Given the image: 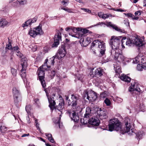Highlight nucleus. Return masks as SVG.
<instances>
[{
  "mask_svg": "<svg viewBox=\"0 0 146 146\" xmlns=\"http://www.w3.org/2000/svg\"><path fill=\"white\" fill-rule=\"evenodd\" d=\"M127 119H125L124 121L125 127L123 130L121 126L120 122L116 118H114L110 120L109 126V130L111 131L114 130L119 133L124 134L125 133H128L130 131L131 128L130 124L129 123Z\"/></svg>",
  "mask_w": 146,
  "mask_h": 146,
  "instance_id": "1",
  "label": "nucleus"
},
{
  "mask_svg": "<svg viewBox=\"0 0 146 146\" xmlns=\"http://www.w3.org/2000/svg\"><path fill=\"white\" fill-rule=\"evenodd\" d=\"M91 111V109L90 108H86V113L83 118L80 119V122L83 125H85L88 123L92 125L98 126L99 125L100 121L96 117H94L90 118Z\"/></svg>",
  "mask_w": 146,
  "mask_h": 146,
  "instance_id": "2",
  "label": "nucleus"
},
{
  "mask_svg": "<svg viewBox=\"0 0 146 146\" xmlns=\"http://www.w3.org/2000/svg\"><path fill=\"white\" fill-rule=\"evenodd\" d=\"M126 37H123L122 38L121 36H112L109 40V44L111 46L112 49V52H115V49H118L119 46L121 41L122 46H123V43L124 42V40H126Z\"/></svg>",
  "mask_w": 146,
  "mask_h": 146,
  "instance_id": "3",
  "label": "nucleus"
},
{
  "mask_svg": "<svg viewBox=\"0 0 146 146\" xmlns=\"http://www.w3.org/2000/svg\"><path fill=\"white\" fill-rule=\"evenodd\" d=\"M96 46H98V48L100 49V53L102 55H103L105 53L106 50V47L105 44L103 41H100L99 40H94L92 43L91 46V49L92 50L93 53L96 54L95 50H94L92 48Z\"/></svg>",
  "mask_w": 146,
  "mask_h": 146,
  "instance_id": "4",
  "label": "nucleus"
},
{
  "mask_svg": "<svg viewBox=\"0 0 146 146\" xmlns=\"http://www.w3.org/2000/svg\"><path fill=\"white\" fill-rule=\"evenodd\" d=\"M21 65L22 68L21 71L20 75L24 82L25 81L26 76V71L27 66V60L26 58L25 57L22 59Z\"/></svg>",
  "mask_w": 146,
  "mask_h": 146,
  "instance_id": "5",
  "label": "nucleus"
},
{
  "mask_svg": "<svg viewBox=\"0 0 146 146\" xmlns=\"http://www.w3.org/2000/svg\"><path fill=\"white\" fill-rule=\"evenodd\" d=\"M42 25L39 24L36 27L34 28L33 30L30 29L29 34L30 36L35 37L37 35H40L43 34L41 28Z\"/></svg>",
  "mask_w": 146,
  "mask_h": 146,
  "instance_id": "6",
  "label": "nucleus"
},
{
  "mask_svg": "<svg viewBox=\"0 0 146 146\" xmlns=\"http://www.w3.org/2000/svg\"><path fill=\"white\" fill-rule=\"evenodd\" d=\"M12 90L14 102L15 104H17L19 102L22 100V97L20 91L16 87H14Z\"/></svg>",
  "mask_w": 146,
  "mask_h": 146,
  "instance_id": "7",
  "label": "nucleus"
},
{
  "mask_svg": "<svg viewBox=\"0 0 146 146\" xmlns=\"http://www.w3.org/2000/svg\"><path fill=\"white\" fill-rule=\"evenodd\" d=\"M66 54L65 46L64 43H63L61 45V46L60 47L57 53L55 55V57L56 58L60 60L64 57Z\"/></svg>",
  "mask_w": 146,
  "mask_h": 146,
  "instance_id": "8",
  "label": "nucleus"
},
{
  "mask_svg": "<svg viewBox=\"0 0 146 146\" xmlns=\"http://www.w3.org/2000/svg\"><path fill=\"white\" fill-rule=\"evenodd\" d=\"M45 71L42 70L38 69L37 71L38 75L39 81H40L43 88H44L46 85L44 80Z\"/></svg>",
  "mask_w": 146,
  "mask_h": 146,
  "instance_id": "9",
  "label": "nucleus"
},
{
  "mask_svg": "<svg viewBox=\"0 0 146 146\" xmlns=\"http://www.w3.org/2000/svg\"><path fill=\"white\" fill-rule=\"evenodd\" d=\"M44 89V91L46 94V95L48 98L49 103L50 104L49 106V107L50 108V109L52 110L54 109H56L55 106L56 104V102H55V100L54 97L53 96H51L50 98L48 95V92L47 90L48 89L47 88H45Z\"/></svg>",
  "mask_w": 146,
  "mask_h": 146,
  "instance_id": "10",
  "label": "nucleus"
},
{
  "mask_svg": "<svg viewBox=\"0 0 146 146\" xmlns=\"http://www.w3.org/2000/svg\"><path fill=\"white\" fill-rule=\"evenodd\" d=\"M72 120L76 122H78L79 120V117L78 113L72 110H69L67 112Z\"/></svg>",
  "mask_w": 146,
  "mask_h": 146,
  "instance_id": "11",
  "label": "nucleus"
},
{
  "mask_svg": "<svg viewBox=\"0 0 146 146\" xmlns=\"http://www.w3.org/2000/svg\"><path fill=\"white\" fill-rule=\"evenodd\" d=\"M97 96L95 92L91 91L89 93L87 91H86L84 94V98L85 99L86 98L87 99L89 100H95L97 98Z\"/></svg>",
  "mask_w": 146,
  "mask_h": 146,
  "instance_id": "12",
  "label": "nucleus"
},
{
  "mask_svg": "<svg viewBox=\"0 0 146 146\" xmlns=\"http://www.w3.org/2000/svg\"><path fill=\"white\" fill-rule=\"evenodd\" d=\"M79 98L78 97L73 94L71 95V98L69 100L68 102L69 106L71 105L72 108H74L78 106Z\"/></svg>",
  "mask_w": 146,
  "mask_h": 146,
  "instance_id": "13",
  "label": "nucleus"
},
{
  "mask_svg": "<svg viewBox=\"0 0 146 146\" xmlns=\"http://www.w3.org/2000/svg\"><path fill=\"white\" fill-rule=\"evenodd\" d=\"M61 34L60 31H58L54 38V42L52 45V47H56L59 44V41L61 40Z\"/></svg>",
  "mask_w": 146,
  "mask_h": 146,
  "instance_id": "14",
  "label": "nucleus"
},
{
  "mask_svg": "<svg viewBox=\"0 0 146 146\" xmlns=\"http://www.w3.org/2000/svg\"><path fill=\"white\" fill-rule=\"evenodd\" d=\"M107 111L105 110L100 108L97 111V114L101 119H106L108 117Z\"/></svg>",
  "mask_w": 146,
  "mask_h": 146,
  "instance_id": "15",
  "label": "nucleus"
},
{
  "mask_svg": "<svg viewBox=\"0 0 146 146\" xmlns=\"http://www.w3.org/2000/svg\"><path fill=\"white\" fill-rule=\"evenodd\" d=\"M132 42L133 44H135L136 45L140 47L143 46L144 42L142 40L139 39L137 37H133L132 38Z\"/></svg>",
  "mask_w": 146,
  "mask_h": 146,
  "instance_id": "16",
  "label": "nucleus"
},
{
  "mask_svg": "<svg viewBox=\"0 0 146 146\" xmlns=\"http://www.w3.org/2000/svg\"><path fill=\"white\" fill-rule=\"evenodd\" d=\"M59 98H61L62 99H60V101H59L58 105L56 107H55L56 109H57L60 112H62L63 109L64 108V100L62 99V98L60 95Z\"/></svg>",
  "mask_w": 146,
  "mask_h": 146,
  "instance_id": "17",
  "label": "nucleus"
},
{
  "mask_svg": "<svg viewBox=\"0 0 146 146\" xmlns=\"http://www.w3.org/2000/svg\"><path fill=\"white\" fill-rule=\"evenodd\" d=\"M108 25L112 27L115 30L119 32L120 33H124L125 31L123 29H121L120 28L118 27L115 25L112 24L111 22H109L108 23Z\"/></svg>",
  "mask_w": 146,
  "mask_h": 146,
  "instance_id": "18",
  "label": "nucleus"
},
{
  "mask_svg": "<svg viewBox=\"0 0 146 146\" xmlns=\"http://www.w3.org/2000/svg\"><path fill=\"white\" fill-rule=\"evenodd\" d=\"M120 79L121 80L127 83L130 82L131 80V78L129 77L124 74L121 75Z\"/></svg>",
  "mask_w": 146,
  "mask_h": 146,
  "instance_id": "19",
  "label": "nucleus"
},
{
  "mask_svg": "<svg viewBox=\"0 0 146 146\" xmlns=\"http://www.w3.org/2000/svg\"><path fill=\"white\" fill-rule=\"evenodd\" d=\"M118 49H115L114 52H112V50L111 51L110 53L111 55L112 56H114V58L115 60L119 58V56L120 54H119L118 52Z\"/></svg>",
  "mask_w": 146,
  "mask_h": 146,
  "instance_id": "20",
  "label": "nucleus"
},
{
  "mask_svg": "<svg viewBox=\"0 0 146 146\" xmlns=\"http://www.w3.org/2000/svg\"><path fill=\"white\" fill-rule=\"evenodd\" d=\"M48 61V59H46L45 60V62L44 64L42 65V66H40L38 69L40 70H42L44 71H45L47 70L48 68H49L50 67V66L47 65V62Z\"/></svg>",
  "mask_w": 146,
  "mask_h": 146,
  "instance_id": "21",
  "label": "nucleus"
},
{
  "mask_svg": "<svg viewBox=\"0 0 146 146\" xmlns=\"http://www.w3.org/2000/svg\"><path fill=\"white\" fill-rule=\"evenodd\" d=\"M65 30L66 31H68V32H69V35H71L72 36L74 37V35H71V34L70 32H71V31H72V32H73L74 33H77V30H76V28L74 27H67L65 29Z\"/></svg>",
  "mask_w": 146,
  "mask_h": 146,
  "instance_id": "22",
  "label": "nucleus"
},
{
  "mask_svg": "<svg viewBox=\"0 0 146 146\" xmlns=\"http://www.w3.org/2000/svg\"><path fill=\"white\" fill-rule=\"evenodd\" d=\"M129 92H131L132 91H136L138 92H139L140 89L137 88V86H135L134 83L133 84H131V85L129 87Z\"/></svg>",
  "mask_w": 146,
  "mask_h": 146,
  "instance_id": "23",
  "label": "nucleus"
},
{
  "mask_svg": "<svg viewBox=\"0 0 146 146\" xmlns=\"http://www.w3.org/2000/svg\"><path fill=\"white\" fill-rule=\"evenodd\" d=\"M95 75L98 76H100L103 75V70L101 68L97 69L95 71Z\"/></svg>",
  "mask_w": 146,
  "mask_h": 146,
  "instance_id": "24",
  "label": "nucleus"
},
{
  "mask_svg": "<svg viewBox=\"0 0 146 146\" xmlns=\"http://www.w3.org/2000/svg\"><path fill=\"white\" fill-rule=\"evenodd\" d=\"M144 135V133L143 131H139L136 134V138L139 140L142 138V136Z\"/></svg>",
  "mask_w": 146,
  "mask_h": 146,
  "instance_id": "25",
  "label": "nucleus"
},
{
  "mask_svg": "<svg viewBox=\"0 0 146 146\" xmlns=\"http://www.w3.org/2000/svg\"><path fill=\"white\" fill-rule=\"evenodd\" d=\"M45 135L47 137L48 139L52 143H54V139L52 138V135L51 134L46 133Z\"/></svg>",
  "mask_w": 146,
  "mask_h": 146,
  "instance_id": "26",
  "label": "nucleus"
},
{
  "mask_svg": "<svg viewBox=\"0 0 146 146\" xmlns=\"http://www.w3.org/2000/svg\"><path fill=\"white\" fill-rule=\"evenodd\" d=\"M7 130V127L4 126L2 123H0V131L2 133H3Z\"/></svg>",
  "mask_w": 146,
  "mask_h": 146,
  "instance_id": "27",
  "label": "nucleus"
},
{
  "mask_svg": "<svg viewBox=\"0 0 146 146\" xmlns=\"http://www.w3.org/2000/svg\"><path fill=\"white\" fill-rule=\"evenodd\" d=\"M7 23V21L5 19H1L0 20V26L1 27L6 25Z\"/></svg>",
  "mask_w": 146,
  "mask_h": 146,
  "instance_id": "28",
  "label": "nucleus"
},
{
  "mask_svg": "<svg viewBox=\"0 0 146 146\" xmlns=\"http://www.w3.org/2000/svg\"><path fill=\"white\" fill-rule=\"evenodd\" d=\"M31 21V19L28 20L25 22V23L23 24L22 25V27H25L29 25H31L32 24L31 23V22H32Z\"/></svg>",
  "mask_w": 146,
  "mask_h": 146,
  "instance_id": "29",
  "label": "nucleus"
},
{
  "mask_svg": "<svg viewBox=\"0 0 146 146\" xmlns=\"http://www.w3.org/2000/svg\"><path fill=\"white\" fill-rule=\"evenodd\" d=\"M104 102L106 104V106H110L111 104L110 100L107 98L104 100Z\"/></svg>",
  "mask_w": 146,
  "mask_h": 146,
  "instance_id": "30",
  "label": "nucleus"
},
{
  "mask_svg": "<svg viewBox=\"0 0 146 146\" xmlns=\"http://www.w3.org/2000/svg\"><path fill=\"white\" fill-rule=\"evenodd\" d=\"M17 70L14 68H12L11 69V72L14 76H16L17 75Z\"/></svg>",
  "mask_w": 146,
  "mask_h": 146,
  "instance_id": "31",
  "label": "nucleus"
},
{
  "mask_svg": "<svg viewBox=\"0 0 146 146\" xmlns=\"http://www.w3.org/2000/svg\"><path fill=\"white\" fill-rule=\"evenodd\" d=\"M140 56H137L135 58L133 59V62L135 64H137L139 62L140 60L139 57Z\"/></svg>",
  "mask_w": 146,
  "mask_h": 146,
  "instance_id": "32",
  "label": "nucleus"
},
{
  "mask_svg": "<svg viewBox=\"0 0 146 146\" xmlns=\"http://www.w3.org/2000/svg\"><path fill=\"white\" fill-rule=\"evenodd\" d=\"M55 58H56L55 55L50 59L49 61L50 62V63L51 64V65H54V60Z\"/></svg>",
  "mask_w": 146,
  "mask_h": 146,
  "instance_id": "33",
  "label": "nucleus"
},
{
  "mask_svg": "<svg viewBox=\"0 0 146 146\" xmlns=\"http://www.w3.org/2000/svg\"><path fill=\"white\" fill-rule=\"evenodd\" d=\"M11 43V42L9 41V43L6 45V49L11 50L12 49Z\"/></svg>",
  "mask_w": 146,
  "mask_h": 146,
  "instance_id": "34",
  "label": "nucleus"
},
{
  "mask_svg": "<svg viewBox=\"0 0 146 146\" xmlns=\"http://www.w3.org/2000/svg\"><path fill=\"white\" fill-rule=\"evenodd\" d=\"M35 103L34 104H35V105L37 106H39L40 105V103L39 102V100L38 99L36 98L34 100Z\"/></svg>",
  "mask_w": 146,
  "mask_h": 146,
  "instance_id": "35",
  "label": "nucleus"
},
{
  "mask_svg": "<svg viewBox=\"0 0 146 146\" xmlns=\"http://www.w3.org/2000/svg\"><path fill=\"white\" fill-rule=\"evenodd\" d=\"M19 3L21 5H24L26 3L27 0H18Z\"/></svg>",
  "mask_w": 146,
  "mask_h": 146,
  "instance_id": "36",
  "label": "nucleus"
},
{
  "mask_svg": "<svg viewBox=\"0 0 146 146\" xmlns=\"http://www.w3.org/2000/svg\"><path fill=\"white\" fill-rule=\"evenodd\" d=\"M115 70L116 73L119 74L121 71L120 67L119 66H117Z\"/></svg>",
  "mask_w": 146,
  "mask_h": 146,
  "instance_id": "37",
  "label": "nucleus"
},
{
  "mask_svg": "<svg viewBox=\"0 0 146 146\" xmlns=\"http://www.w3.org/2000/svg\"><path fill=\"white\" fill-rule=\"evenodd\" d=\"M107 96V94H106V92H104L103 93H102L100 94V96L101 98H105Z\"/></svg>",
  "mask_w": 146,
  "mask_h": 146,
  "instance_id": "38",
  "label": "nucleus"
},
{
  "mask_svg": "<svg viewBox=\"0 0 146 146\" xmlns=\"http://www.w3.org/2000/svg\"><path fill=\"white\" fill-rule=\"evenodd\" d=\"M137 70L139 71H141L143 70V68L141 64H139L137 65Z\"/></svg>",
  "mask_w": 146,
  "mask_h": 146,
  "instance_id": "39",
  "label": "nucleus"
},
{
  "mask_svg": "<svg viewBox=\"0 0 146 146\" xmlns=\"http://www.w3.org/2000/svg\"><path fill=\"white\" fill-rule=\"evenodd\" d=\"M81 9L83 10L84 11L86 12H88L89 13H91V11L88 9L82 8Z\"/></svg>",
  "mask_w": 146,
  "mask_h": 146,
  "instance_id": "40",
  "label": "nucleus"
},
{
  "mask_svg": "<svg viewBox=\"0 0 146 146\" xmlns=\"http://www.w3.org/2000/svg\"><path fill=\"white\" fill-rule=\"evenodd\" d=\"M60 117H59V118H57V119H56V120H57V121H55V123H57L58 124V126H59V127L60 128V120L61 119V117H60Z\"/></svg>",
  "mask_w": 146,
  "mask_h": 146,
  "instance_id": "41",
  "label": "nucleus"
},
{
  "mask_svg": "<svg viewBox=\"0 0 146 146\" xmlns=\"http://www.w3.org/2000/svg\"><path fill=\"white\" fill-rule=\"evenodd\" d=\"M16 54L20 58H21L23 56V54L19 51L16 52Z\"/></svg>",
  "mask_w": 146,
  "mask_h": 146,
  "instance_id": "42",
  "label": "nucleus"
},
{
  "mask_svg": "<svg viewBox=\"0 0 146 146\" xmlns=\"http://www.w3.org/2000/svg\"><path fill=\"white\" fill-rule=\"evenodd\" d=\"M126 44L128 46H130L131 43V42L130 40H126Z\"/></svg>",
  "mask_w": 146,
  "mask_h": 146,
  "instance_id": "43",
  "label": "nucleus"
},
{
  "mask_svg": "<svg viewBox=\"0 0 146 146\" xmlns=\"http://www.w3.org/2000/svg\"><path fill=\"white\" fill-rule=\"evenodd\" d=\"M19 3L17 1L14 2L12 3V5L15 7H18L19 6Z\"/></svg>",
  "mask_w": 146,
  "mask_h": 146,
  "instance_id": "44",
  "label": "nucleus"
},
{
  "mask_svg": "<svg viewBox=\"0 0 146 146\" xmlns=\"http://www.w3.org/2000/svg\"><path fill=\"white\" fill-rule=\"evenodd\" d=\"M142 68L143 69H144L145 70L146 69V62H145L144 63H143V64L142 63V64H141Z\"/></svg>",
  "mask_w": 146,
  "mask_h": 146,
  "instance_id": "45",
  "label": "nucleus"
},
{
  "mask_svg": "<svg viewBox=\"0 0 146 146\" xmlns=\"http://www.w3.org/2000/svg\"><path fill=\"white\" fill-rule=\"evenodd\" d=\"M26 111L28 112L31 109L30 106L29 105H27L25 107Z\"/></svg>",
  "mask_w": 146,
  "mask_h": 146,
  "instance_id": "46",
  "label": "nucleus"
},
{
  "mask_svg": "<svg viewBox=\"0 0 146 146\" xmlns=\"http://www.w3.org/2000/svg\"><path fill=\"white\" fill-rule=\"evenodd\" d=\"M31 19V20L32 21H31L32 22H31V23H33L36 22V20H37V17H35L34 18H33V19Z\"/></svg>",
  "mask_w": 146,
  "mask_h": 146,
  "instance_id": "47",
  "label": "nucleus"
},
{
  "mask_svg": "<svg viewBox=\"0 0 146 146\" xmlns=\"http://www.w3.org/2000/svg\"><path fill=\"white\" fill-rule=\"evenodd\" d=\"M108 14H104L103 17H102V19H105L106 18H108L109 17Z\"/></svg>",
  "mask_w": 146,
  "mask_h": 146,
  "instance_id": "48",
  "label": "nucleus"
},
{
  "mask_svg": "<svg viewBox=\"0 0 146 146\" xmlns=\"http://www.w3.org/2000/svg\"><path fill=\"white\" fill-rule=\"evenodd\" d=\"M61 9L64 10L65 11H66L69 13L72 12L71 11V10L70 9H66L64 7H62L61 8Z\"/></svg>",
  "mask_w": 146,
  "mask_h": 146,
  "instance_id": "49",
  "label": "nucleus"
},
{
  "mask_svg": "<svg viewBox=\"0 0 146 146\" xmlns=\"http://www.w3.org/2000/svg\"><path fill=\"white\" fill-rule=\"evenodd\" d=\"M141 11H136L135 13V16L140 15H141Z\"/></svg>",
  "mask_w": 146,
  "mask_h": 146,
  "instance_id": "50",
  "label": "nucleus"
},
{
  "mask_svg": "<svg viewBox=\"0 0 146 146\" xmlns=\"http://www.w3.org/2000/svg\"><path fill=\"white\" fill-rule=\"evenodd\" d=\"M104 15V13L102 12H100L98 13V16L102 18Z\"/></svg>",
  "mask_w": 146,
  "mask_h": 146,
  "instance_id": "51",
  "label": "nucleus"
},
{
  "mask_svg": "<svg viewBox=\"0 0 146 146\" xmlns=\"http://www.w3.org/2000/svg\"><path fill=\"white\" fill-rule=\"evenodd\" d=\"M89 31L88 30L84 29L82 31V33L84 34H86L89 32Z\"/></svg>",
  "mask_w": 146,
  "mask_h": 146,
  "instance_id": "52",
  "label": "nucleus"
},
{
  "mask_svg": "<svg viewBox=\"0 0 146 146\" xmlns=\"http://www.w3.org/2000/svg\"><path fill=\"white\" fill-rule=\"evenodd\" d=\"M120 59V60H123L124 59V57L123 56L122 54H120L119 56V58Z\"/></svg>",
  "mask_w": 146,
  "mask_h": 146,
  "instance_id": "53",
  "label": "nucleus"
},
{
  "mask_svg": "<svg viewBox=\"0 0 146 146\" xmlns=\"http://www.w3.org/2000/svg\"><path fill=\"white\" fill-rule=\"evenodd\" d=\"M18 48H19V47H18V46H15L14 47H13V48H12L11 50H17Z\"/></svg>",
  "mask_w": 146,
  "mask_h": 146,
  "instance_id": "54",
  "label": "nucleus"
},
{
  "mask_svg": "<svg viewBox=\"0 0 146 146\" xmlns=\"http://www.w3.org/2000/svg\"><path fill=\"white\" fill-rule=\"evenodd\" d=\"M127 15L128 17H131L132 18L133 17H134V15H132L131 13H128L127 14Z\"/></svg>",
  "mask_w": 146,
  "mask_h": 146,
  "instance_id": "55",
  "label": "nucleus"
},
{
  "mask_svg": "<svg viewBox=\"0 0 146 146\" xmlns=\"http://www.w3.org/2000/svg\"><path fill=\"white\" fill-rule=\"evenodd\" d=\"M34 48L32 49L33 50V51H35L37 49V47L36 45H34Z\"/></svg>",
  "mask_w": 146,
  "mask_h": 146,
  "instance_id": "56",
  "label": "nucleus"
},
{
  "mask_svg": "<svg viewBox=\"0 0 146 146\" xmlns=\"http://www.w3.org/2000/svg\"><path fill=\"white\" fill-rule=\"evenodd\" d=\"M132 17V19H133L134 20H137L138 19H139V17H134H134Z\"/></svg>",
  "mask_w": 146,
  "mask_h": 146,
  "instance_id": "57",
  "label": "nucleus"
},
{
  "mask_svg": "<svg viewBox=\"0 0 146 146\" xmlns=\"http://www.w3.org/2000/svg\"><path fill=\"white\" fill-rule=\"evenodd\" d=\"M103 24L104 23L103 22H99L96 25H94V26H98L100 25Z\"/></svg>",
  "mask_w": 146,
  "mask_h": 146,
  "instance_id": "58",
  "label": "nucleus"
},
{
  "mask_svg": "<svg viewBox=\"0 0 146 146\" xmlns=\"http://www.w3.org/2000/svg\"><path fill=\"white\" fill-rule=\"evenodd\" d=\"M29 134H23L22 135L21 137H26L27 136L29 135Z\"/></svg>",
  "mask_w": 146,
  "mask_h": 146,
  "instance_id": "59",
  "label": "nucleus"
},
{
  "mask_svg": "<svg viewBox=\"0 0 146 146\" xmlns=\"http://www.w3.org/2000/svg\"><path fill=\"white\" fill-rule=\"evenodd\" d=\"M39 124L38 123H36V127H37V129H40V128L39 127Z\"/></svg>",
  "mask_w": 146,
  "mask_h": 146,
  "instance_id": "60",
  "label": "nucleus"
},
{
  "mask_svg": "<svg viewBox=\"0 0 146 146\" xmlns=\"http://www.w3.org/2000/svg\"><path fill=\"white\" fill-rule=\"evenodd\" d=\"M116 11H120V12H123L124 11L122 9H117Z\"/></svg>",
  "mask_w": 146,
  "mask_h": 146,
  "instance_id": "61",
  "label": "nucleus"
},
{
  "mask_svg": "<svg viewBox=\"0 0 146 146\" xmlns=\"http://www.w3.org/2000/svg\"><path fill=\"white\" fill-rule=\"evenodd\" d=\"M143 6H146V0H144L143 1Z\"/></svg>",
  "mask_w": 146,
  "mask_h": 146,
  "instance_id": "62",
  "label": "nucleus"
},
{
  "mask_svg": "<svg viewBox=\"0 0 146 146\" xmlns=\"http://www.w3.org/2000/svg\"><path fill=\"white\" fill-rule=\"evenodd\" d=\"M139 59H141V63H143V61L144 59L143 58H141V56L140 57V58H139Z\"/></svg>",
  "mask_w": 146,
  "mask_h": 146,
  "instance_id": "63",
  "label": "nucleus"
},
{
  "mask_svg": "<svg viewBox=\"0 0 146 146\" xmlns=\"http://www.w3.org/2000/svg\"><path fill=\"white\" fill-rule=\"evenodd\" d=\"M62 3L63 5H65V4L66 3V2L64 1H62Z\"/></svg>",
  "mask_w": 146,
  "mask_h": 146,
  "instance_id": "64",
  "label": "nucleus"
}]
</instances>
